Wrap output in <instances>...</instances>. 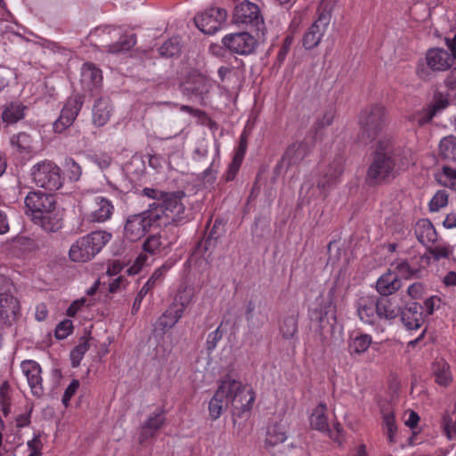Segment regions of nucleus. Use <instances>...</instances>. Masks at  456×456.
<instances>
[{
    "instance_id": "nucleus-59",
    "label": "nucleus",
    "mask_w": 456,
    "mask_h": 456,
    "mask_svg": "<svg viewBox=\"0 0 456 456\" xmlns=\"http://www.w3.org/2000/svg\"><path fill=\"white\" fill-rule=\"evenodd\" d=\"M91 159L102 170L109 167L111 163L110 156L106 153L94 154Z\"/></svg>"
},
{
    "instance_id": "nucleus-25",
    "label": "nucleus",
    "mask_w": 456,
    "mask_h": 456,
    "mask_svg": "<svg viewBox=\"0 0 456 456\" xmlns=\"http://www.w3.org/2000/svg\"><path fill=\"white\" fill-rule=\"evenodd\" d=\"M309 422L313 428L321 432L329 431V419L327 416V407L324 403L316 405L309 417Z\"/></svg>"
},
{
    "instance_id": "nucleus-22",
    "label": "nucleus",
    "mask_w": 456,
    "mask_h": 456,
    "mask_svg": "<svg viewBox=\"0 0 456 456\" xmlns=\"http://www.w3.org/2000/svg\"><path fill=\"white\" fill-rule=\"evenodd\" d=\"M81 84L88 90H93L100 86L102 80V72L94 64L86 63L81 68Z\"/></svg>"
},
{
    "instance_id": "nucleus-61",
    "label": "nucleus",
    "mask_w": 456,
    "mask_h": 456,
    "mask_svg": "<svg viewBox=\"0 0 456 456\" xmlns=\"http://www.w3.org/2000/svg\"><path fill=\"white\" fill-rule=\"evenodd\" d=\"M14 290L12 281L6 276L0 274V297H4Z\"/></svg>"
},
{
    "instance_id": "nucleus-44",
    "label": "nucleus",
    "mask_w": 456,
    "mask_h": 456,
    "mask_svg": "<svg viewBox=\"0 0 456 456\" xmlns=\"http://www.w3.org/2000/svg\"><path fill=\"white\" fill-rule=\"evenodd\" d=\"M181 50L180 40L177 37L170 38L159 47V53L165 57H172L179 53Z\"/></svg>"
},
{
    "instance_id": "nucleus-36",
    "label": "nucleus",
    "mask_w": 456,
    "mask_h": 456,
    "mask_svg": "<svg viewBox=\"0 0 456 456\" xmlns=\"http://www.w3.org/2000/svg\"><path fill=\"white\" fill-rule=\"evenodd\" d=\"M11 145L20 153H30L34 151L32 139L26 133H20L10 139Z\"/></svg>"
},
{
    "instance_id": "nucleus-52",
    "label": "nucleus",
    "mask_w": 456,
    "mask_h": 456,
    "mask_svg": "<svg viewBox=\"0 0 456 456\" xmlns=\"http://www.w3.org/2000/svg\"><path fill=\"white\" fill-rule=\"evenodd\" d=\"M89 346L86 342L77 346L70 353V361L73 367H77L87 352Z\"/></svg>"
},
{
    "instance_id": "nucleus-54",
    "label": "nucleus",
    "mask_w": 456,
    "mask_h": 456,
    "mask_svg": "<svg viewBox=\"0 0 456 456\" xmlns=\"http://www.w3.org/2000/svg\"><path fill=\"white\" fill-rule=\"evenodd\" d=\"M73 324L70 320L61 322L55 329V337L58 339L66 338L72 331Z\"/></svg>"
},
{
    "instance_id": "nucleus-24",
    "label": "nucleus",
    "mask_w": 456,
    "mask_h": 456,
    "mask_svg": "<svg viewBox=\"0 0 456 456\" xmlns=\"http://www.w3.org/2000/svg\"><path fill=\"white\" fill-rule=\"evenodd\" d=\"M288 438L287 427L284 423H274L268 427L265 436V446L274 447L284 443Z\"/></svg>"
},
{
    "instance_id": "nucleus-11",
    "label": "nucleus",
    "mask_w": 456,
    "mask_h": 456,
    "mask_svg": "<svg viewBox=\"0 0 456 456\" xmlns=\"http://www.w3.org/2000/svg\"><path fill=\"white\" fill-rule=\"evenodd\" d=\"M343 173V167L340 163H334L330 166L323 173V175L317 180V186L315 189H313V191L310 192L311 183L309 182H305L301 187V192H305L306 194H310L311 197H314L319 194H322L326 190L336 184Z\"/></svg>"
},
{
    "instance_id": "nucleus-56",
    "label": "nucleus",
    "mask_w": 456,
    "mask_h": 456,
    "mask_svg": "<svg viewBox=\"0 0 456 456\" xmlns=\"http://www.w3.org/2000/svg\"><path fill=\"white\" fill-rule=\"evenodd\" d=\"M147 260L148 256L145 254H140L126 270L127 273L129 275L137 274L142 270V268L146 265Z\"/></svg>"
},
{
    "instance_id": "nucleus-58",
    "label": "nucleus",
    "mask_w": 456,
    "mask_h": 456,
    "mask_svg": "<svg viewBox=\"0 0 456 456\" xmlns=\"http://www.w3.org/2000/svg\"><path fill=\"white\" fill-rule=\"evenodd\" d=\"M79 387V381L77 379H73L68 387L66 388L64 395L62 396V403L67 407L69 405V402L71 397L76 394Z\"/></svg>"
},
{
    "instance_id": "nucleus-2",
    "label": "nucleus",
    "mask_w": 456,
    "mask_h": 456,
    "mask_svg": "<svg viewBox=\"0 0 456 456\" xmlns=\"http://www.w3.org/2000/svg\"><path fill=\"white\" fill-rule=\"evenodd\" d=\"M407 165L397 166L390 155L389 142H379L371 165L367 172V180L371 183H381L394 179Z\"/></svg>"
},
{
    "instance_id": "nucleus-18",
    "label": "nucleus",
    "mask_w": 456,
    "mask_h": 456,
    "mask_svg": "<svg viewBox=\"0 0 456 456\" xmlns=\"http://www.w3.org/2000/svg\"><path fill=\"white\" fill-rule=\"evenodd\" d=\"M20 315V302L10 293L0 297V318L7 324L16 322Z\"/></svg>"
},
{
    "instance_id": "nucleus-14",
    "label": "nucleus",
    "mask_w": 456,
    "mask_h": 456,
    "mask_svg": "<svg viewBox=\"0 0 456 456\" xmlns=\"http://www.w3.org/2000/svg\"><path fill=\"white\" fill-rule=\"evenodd\" d=\"M233 20L235 23L256 27L263 23L258 6L248 1H243L235 6Z\"/></svg>"
},
{
    "instance_id": "nucleus-55",
    "label": "nucleus",
    "mask_w": 456,
    "mask_h": 456,
    "mask_svg": "<svg viewBox=\"0 0 456 456\" xmlns=\"http://www.w3.org/2000/svg\"><path fill=\"white\" fill-rule=\"evenodd\" d=\"M392 271H395V273L398 275L399 281L401 279H408L412 275L413 273L409 264L405 261H401L397 263L395 266L393 265Z\"/></svg>"
},
{
    "instance_id": "nucleus-10",
    "label": "nucleus",
    "mask_w": 456,
    "mask_h": 456,
    "mask_svg": "<svg viewBox=\"0 0 456 456\" xmlns=\"http://www.w3.org/2000/svg\"><path fill=\"white\" fill-rule=\"evenodd\" d=\"M227 18L223 8L213 7L195 17L196 26L205 34H214L219 30Z\"/></svg>"
},
{
    "instance_id": "nucleus-29",
    "label": "nucleus",
    "mask_w": 456,
    "mask_h": 456,
    "mask_svg": "<svg viewBox=\"0 0 456 456\" xmlns=\"http://www.w3.org/2000/svg\"><path fill=\"white\" fill-rule=\"evenodd\" d=\"M402 322L407 330H418L424 323L422 313L418 306L409 307L402 313Z\"/></svg>"
},
{
    "instance_id": "nucleus-63",
    "label": "nucleus",
    "mask_w": 456,
    "mask_h": 456,
    "mask_svg": "<svg viewBox=\"0 0 456 456\" xmlns=\"http://www.w3.org/2000/svg\"><path fill=\"white\" fill-rule=\"evenodd\" d=\"M10 403V387L4 382L0 387V404L3 407V410L5 411L9 406Z\"/></svg>"
},
{
    "instance_id": "nucleus-3",
    "label": "nucleus",
    "mask_w": 456,
    "mask_h": 456,
    "mask_svg": "<svg viewBox=\"0 0 456 456\" xmlns=\"http://www.w3.org/2000/svg\"><path fill=\"white\" fill-rule=\"evenodd\" d=\"M143 192L146 196L158 200L150 206L154 212L153 216L157 219L159 226H166L183 218L184 206L178 195L166 194L160 200L159 196L161 192L153 189L146 188Z\"/></svg>"
},
{
    "instance_id": "nucleus-42",
    "label": "nucleus",
    "mask_w": 456,
    "mask_h": 456,
    "mask_svg": "<svg viewBox=\"0 0 456 456\" xmlns=\"http://www.w3.org/2000/svg\"><path fill=\"white\" fill-rule=\"evenodd\" d=\"M452 252L453 247L446 242H439L429 248V253L436 260L449 259Z\"/></svg>"
},
{
    "instance_id": "nucleus-5",
    "label": "nucleus",
    "mask_w": 456,
    "mask_h": 456,
    "mask_svg": "<svg viewBox=\"0 0 456 456\" xmlns=\"http://www.w3.org/2000/svg\"><path fill=\"white\" fill-rule=\"evenodd\" d=\"M112 234L107 231L99 230L76 240L69 248V256L71 261L85 263L95 256L111 240Z\"/></svg>"
},
{
    "instance_id": "nucleus-28",
    "label": "nucleus",
    "mask_w": 456,
    "mask_h": 456,
    "mask_svg": "<svg viewBox=\"0 0 456 456\" xmlns=\"http://www.w3.org/2000/svg\"><path fill=\"white\" fill-rule=\"evenodd\" d=\"M183 313L181 308L176 307V305L171 304L159 318L158 324L163 330H169L175 327L183 317Z\"/></svg>"
},
{
    "instance_id": "nucleus-7",
    "label": "nucleus",
    "mask_w": 456,
    "mask_h": 456,
    "mask_svg": "<svg viewBox=\"0 0 456 456\" xmlns=\"http://www.w3.org/2000/svg\"><path fill=\"white\" fill-rule=\"evenodd\" d=\"M153 216L151 206L142 213L128 216L124 224V238L129 241H138L150 230L159 227Z\"/></svg>"
},
{
    "instance_id": "nucleus-12",
    "label": "nucleus",
    "mask_w": 456,
    "mask_h": 456,
    "mask_svg": "<svg viewBox=\"0 0 456 456\" xmlns=\"http://www.w3.org/2000/svg\"><path fill=\"white\" fill-rule=\"evenodd\" d=\"M114 212V205L104 197L96 196L88 204L85 217L90 222L104 223L110 220Z\"/></svg>"
},
{
    "instance_id": "nucleus-43",
    "label": "nucleus",
    "mask_w": 456,
    "mask_h": 456,
    "mask_svg": "<svg viewBox=\"0 0 456 456\" xmlns=\"http://www.w3.org/2000/svg\"><path fill=\"white\" fill-rule=\"evenodd\" d=\"M297 330V322L295 316L285 317L280 326V331L283 338H291Z\"/></svg>"
},
{
    "instance_id": "nucleus-53",
    "label": "nucleus",
    "mask_w": 456,
    "mask_h": 456,
    "mask_svg": "<svg viewBox=\"0 0 456 456\" xmlns=\"http://www.w3.org/2000/svg\"><path fill=\"white\" fill-rule=\"evenodd\" d=\"M43 444L38 436L27 442L28 456H41Z\"/></svg>"
},
{
    "instance_id": "nucleus-45",
    "label": "nucleus",
    "mask_w": 456,
    "mask_h": 456,
    "mask_svg": "<svg viewBox=\"0 0 456 456\" xmlns=\"http://www.w3.org/2000/svg\"><path fill=\"white\" fill-rule=\"evenodd\" d=\"M449 195L444 190L437 191L429 201V210L437 212L448 204Z\"/></svg>"
},
{
    "instance_id": "nucleus-33",
    "label": "nucleus",
    "mask_w": 456,
    "mask_h": 456,
    "mask_svg": "<svg viewBox=\"0 0 456 456\" xmlns=\"http://www.w3.org/2000/svg\"><path fill=\"white\" fill-rule=\"evenodd\" d=\"M372 343V338L368 334H357L351 337L348 344L350 354H362L365 353Z\"/></svg>"
},
{
    "instance_id": "nucleus-17",
    "label": "nucleus",
    "mask_w": 456,
    "mask_h": 456,
    "mask_svg": "<svg viewBox=\"0 0 456 456\" xmlns=\"http://www.w3.org/2000/svg\"><path fill=\"white\" fill-rule=\"evenodd\" d=\"M357 313L360 320L369 325H373L378 321L377 299L375 297H362L358 300Z\"/></svg>"
},
{
    "instance_id": "nucleus-21",
    "label": "nucleus",
    "mask_w": 456,
    "mask_h": 456,
    "mask_svg": "<svg viewBox=\"0 0 456 456\" xmlns=\"http://www.w3.org/2000/svg\"><path fill=\"white\" fill-rule=\"evenodd\" d=\"M449 106V98L447 94L438 93L435 94L433 102L423 111V117L418 119V123L422 125L430 121L437 113L443 111Z\"/></svg>"
},
{
    "instance_id": "nucleus-23",
    "label": "nucleus",
    "mask_w": 456,
    "mask_h": 456,
    "mask_svg": "<svg viewBox=\"0 0 456 456\" xmlns=\"http://www.w3.org/2000/svg\"><path fill=\"white\" fill-rule=\"evenodd\" d=\"M415 232L419 241L425 246L434 243L437 239L436 229L428 219H421L417 222Z\"/></svg>"
},
{
    "instance_id": "nucleus-51",
    "label": "nucleus",
    "mask_w": 456,
    "mask_h": 456,
    "mask_svg": "<svg viewBox=\"0 0 456 456\" xmlns=\"http://www.w3.org/2000/svg\"><path fill=\"white\" fill-rule=\"evenodd\" d=\"M222 325L220 324L215 330L210 332L207 338V350L208 352H212L216 349L217 344L222 339L224 336V330L222 329Z\"/></svg>"
},
{
    "instance_id": "nucleus-47",
    "label": "nucleus",
    "mask_w": 456,
    "mask_h": 456,
    "mask_svg": "<svg viewBox=\"0 0 456 456\" xmlns=\"http://www.w3.org/2000/svg\"><path fill=\"white\" fill-rule=\"evenodd\" d=\"M111 33H114L115 35L119 34L118 31H117L115 28H112L110 26H104L97 28L92 31L89 35V37L91 41H96L97 38H100L101 42L104 43L108 41V38H113V37L110 36Z\"/></svg>"
},
{
    "instance_id": "nucleus-13",
    "label": "nucleus",
    "mask_w": 456,
    "mask_h": 456,
    "mask_svg": "<svg viewBox=\"0 0 456 456\" xmlns=\"http://www.w3.org/2000/svg\"><path fill=\"white\" fill-rule=\"evenodd\" d=\"M331 15L330 12H322L319 13L317 20L309 28L303 37V45L306 49H313L320 44L327 31Z\"/></svg>"
},
{
    "instance_id": "nucleus-16",
    "label": "nucleus",
    "mask_w": 456,
    "mask_h": 456,
    "mask_svg": "<svg viewBox=\"0 0 456 456\" xmlns=\"http://www.w3.org/2000/svg\"><path fill=\"white\" fill-rule=\"evenodd\" d=\"M82 103L77 98H70L61 110L59 118L53 123V130L61 133L69 127L76 119Z\"/></svg>"
},
{
    "instance_id": "nucleus-39",
    "label": "nucleus",
    "mask_w": 456,
    "mask_h": 456,
    "mask_svg": "<svg viewBox=\"0 0 456 456\" xmlns=\"http://www.w3.org/2000/svg\"><path fill=\"white\" fill-rule=\"evenodd\" d=\"M193 298V289L190 287L181 288L175 297L173 305H176V307L181 308L184 312L186 307L191 303Z\"/></svg>"
},
{
    "instance_id": "nucleus-46",
    "label": "nucleus",
    "mask_w": 456,
    "mask_h": 456,
    "mask_svg": "<svg viewBox=\"0 0 456 456\" xmlns=\"http://www.w3.org/2000/svg\"><path fill=\"white\" fill-rule=\"evenodd\" d=\"M329 315L334 317V306L330 299L325 301L323 308H321L320 311L317 309L311 310V318L321 323H322Z\"/></svg>"
},
{
    "instance_id": "nucleus-34",
    "label": "nucleus",
    "mask_w": 456,
    "mask_h": 456,
    "mask_svg": "<svg viewBox=\"0 0 456 456\" xmlns=\"http://www.w3.org/2000/svg\"><path fill=\"white\" fill-rule=\"evenodd\" d=\"M436 181L442 186L456 191V170L444 166L435 175Z\"/></svg>"
},
{
    "instance_id": "nucleus-38",
    "label": "nucleus",
    "mask_w": 456,
    "mask_h": 456,
    "mask_svg": "<svg viewBox=\"0 0 456 456\" xmlns=\"http://www.w3.org/2000/svg\"><path fill=\"white\" fill-rule=\"evenodd\" d=\"M439 153L447 159L456 160V137H444L439 142Z\"/></svg>"
},
{
    "instance_id": "nucleus-37",
    "label": "nucleus",
    "mask_w": 456,
    "mask_h": 456,
    "mask_svg": "<svg viewBox=\"0 0 456 456\" xmlns=\"http://www.w3.org/2000/svg\"><path fill=\"white\" fill-rule=\"evenodd\" d=\"M229 405L219 396V394H214L208 402V416L212 420H216L221 417L224 410Z\"/></svg>"
},
{
    "instance_id": "nucleus-35",
    "label": "nucleus",
    "mask_w": 456,
    "mask_h": 456,
    "mask_svg": "<svg viewBox=\"0 0 456 456\" xmlns=\"http://www.w3.org/2000/svg\"><path fill=\"white\" fill-rule=\"evenodd\" d=\"M169 245L170 242L163 240L161 236L154 234L145 240L142 248L147 253L157 255L161 254Z\"/></svg>"
},
{
    "instance_id": "nucleus-31",
    "label": "nucleus",
    "mask_w": 456,
    "mask_h": 456,
    "mask_svg": "<svg viewBox=\"0 0 456 456\" xmlns=\"http://www.w3.org/2000/svg\"><path fill=\"white\" fill-rule=\"evenodd\" d=\"M171 268L170 264H164L162 266L159 267L154 271L146 283L142 287L140 291L137 294V299L139 303H142L143 297L148 294V292L155 286L156 282L162 279L164 274Z\"/></svg>"
},
{
    "instance_id": "nucleus-6",
    "label": "nucleus",
    "mask_w": 456,
    "mask_h": 456,
    "mask_svg": "<svg viewBox=\"0 0 456 456\" xmlns=\"http://www.w3.org/2000/svg\"><path fill=\"white\" fill-rule=\"evenodd\" d=\"M30 176L38 187L55 191L61 187L63 177L61 168L52 160L37 162L30 169Z\"/></svg>"
},
{
    "instance_id": "nucleus-32",
    "label": "nucleus",
    "mask_w": 456,
    "mask_h": 456,
    "mask_svg": "<svg viewBox=\"0 0 456 456\" xmlns=\"http://www.w3.org/2000/svg\"><path fill=\"white\" fill-rule=\"evenodd\" d=\"M400 309L387 298L377 300V314L379 319L393 320L399 315Z\"/></svg>"
},
{
    "instance_id": "nucleus-8",
    "label": "nucleus",
    "mask_w": 456,
    "mask_h": 456,
    "mask_svg": "<svg viewBox=\"0 0 456 456\" xmlns=\"http://www.w3.org/2000/svg\"><path fill=\"white\" fill-rule=\"evenodd\" d=\"M447 49L434 47L427 51L425 61L432 71L442 72L449 69L456 61V35L446 39Z\"/></svg>"
},
{
    "instance_id": "nucleus-4",
    "label": "nucleus",
    "mask_w": 456,
    "mask_h": 456,
    "mask_svg": "<svg viewBox=\"0 0 456 456\" xmlns=\"http://www.w3.org/2000/svg\"><path fill=\"white\" fill-rule=\"evenodd\" d=\"M216 394L228 404L243 411L250 410L255 401L253 390L240 380L226 375L219 381Z\"/></svg>"
},
{
    "instance_id": "nucleus-50",
    "label": "nucleus",
    "mask_w": 456,
    "mask_h": 456,
    "mask_svg": "<svg viewBox=\"0 0 456 456\" xmlns=\"http://www.w3.org/2000/svg\"><path fill=\"white\" fill-rule=\"evenodd\" d=\"M16 80V73L13 69L0 66V90L8 86Z\"/></svg>"
},
{
    "instance_id": "nucleus-48",
    "label": "nucleus",
    "mask_w": 456,
    "mask_h": 456,
    "mask_svg": "<svg viewBox=\"0 0 456 456\" xmlns=\"http://www.w3.org/2000/svg\"><path fill=\"white\" fill-rule=\"evenodd\" d=\"M63 167L70 180H79L82 175V168L73 159L66 158Z\"/></svg>"
},
{
    "instance_id": "nucleus-19",
    "label": "nucleus",
    "mask_w": 456,
    "mask_h": 456,
    "mask_svg": "<svg viewBox=\"0 0 456 456\" xmlns=\"http://www.w3.org/2000/svg\"><path fill=\"white\" fill-rule=\"evenodd\" d=\"M380 411L382 415V426L386 431L387 440L389 443L395 444L396 442L397 425L394 408L391 404L387 403L386 405H381Z\"/></svg>"
},
{
    "instance_id": "nucleus-49",
    "label": "nucleus",
    "mask_w": 456,
    "mask_h": 456,
    "mask_svg": "<svg viewBox=\"0 0 456 456\" xmlns=\"http://www.w3.org/2000/svg\"><path fill=\"white\" fill-rule=\"evenodd\" d=\"M136 43L135 37L134 35L126 36L120 42L110 45L109 52L110 53H119L124 51H128L132 48Z\"/></svg>"
},
{
    "instance_id": "nucleus-41",
    "label": "nucleus",
    "mask_w": 456,
    "mask_h": 456,
    "mask_svg": "<svg viewBox=\"0 0 456 456\" xmlns=\"http://www.w3.org/2000/svg\"><path fill=\"white\" fill-rule=\"evenodd\" d=\"M164 422V411L158 410L147 419L142 429L148 435H151L154 431L159 429Z\"/></svg>"
},
{
    "instance_id": "nucleus-27",
    "label": "nucleus",
    "mask_w": 456,
    "mask_h": 456,
    "mask_svg": "<svg viewBox=\"0 0 456 456\" xmlns=\"http://www.w3.org/2000/svg\"><path fill=\"white\" fill-rule=\"evenodd\" d=\"M112 108L108 100L99 99L93 108V122L97 126H102L108 123Z\"/></svg>"
},
{
    "instance_id": "nucleus-57",
    "label": "nucleus",
    "mask_w": 456,
    "mask_h": 456,
    "mask_svg": "<svg viewBox=\"0 0 456 456\" xmlns=\"http://www.w3.org/2000/svg\"><path fill=\"white\" fill-rule=\"evenodd\" d=\"M248 326L250 329H259L264 326L267 321L266 315L260 310L252 315V319H247Z\"/></svg>"
},
{
    "instance_id": "nucleus-20",
    "label": "nucleus",
    "mask_w": 456,
    "mask_h": 456,
    "mask_svg": "<svg viewBox=\"0 0 456 456\" xmlns=\"http://www.w3.org/2000/svg\"><path fill=\"white\" fill-rule=\"evenodd\" d=\"M400 287L401 281L398 280V275L395 273V271H392V269H389L381 275L376 282L378 292L384 296L393 294Z\"/></svg>"
},
{
    "instance_id": "nucleus-15",
    "label": "nucleus",
    "mask_w": 456,
    "mask_h": 456,
    "mask_svg": "<svg viewBox=\"0 0 456 456\" xmlns=\"http://www.w3.org/2000/svg\"><path fill=\"white\" fill-rule=\"evenodd\" d=\"M20 369L27 379L31 393L40 397L44 394L40 365L33 360H25L21 362Z\"/></svg>"
},
{
    "instance_id": "nucleus-60",
    "label": "nucleus",
    "mask_w": 456,
    "mask_h": 456,
    "mask_svg": "<svg viewBox=\"0 0 456 456\" xmlns=\"http://www.w3.org/2000/svg\"><path fill=\"white\" fill-rule=\"evenodd\" d=\"M403 421L405 426L409 427L411 429H414L418 426L419 417L414 411L407 410L403 415Z\"/></svg>"
},
{
    "instance_id": "nucleus-26",
    "label": "nucleus",
    "mask_w": 456,
    "mask_h": 456,
    "mask_svg": "<svg viewBox=\"0 0 456 456\" xmlns=\"http://www.w3.org/2000/svg\"><path fill=\"white\" fill-rule=\"evenodd\" d=\"M433 375L436 384L447 387L452 382L450 365L444 360H436L432 367Z\"/></svg>"
},
{
    "instance_id": "nucleus-30",
    "label": "nucleus",
    "mask_w": 456,
    "mask_h": 456,
    "mask_svg": "<svg viewBox=\"0 0 456 456\" xmlns=\"http://www.w3.org/2000/svg\"><path fill=\"white\" fill-rule=\"evenodd\" d=\"M386 109L380 104H376L365 110L361 116V123L366 126H379L383 120Z\"/></svg>"
},
{
    "instance_id": "nucleus-64",
    "label": "nucleus",
    "mask_w": 456,
    "mask_h": 456,
    "mask_svg": "<svg viewBox=\"0 0 456 456\" xmlns=\"http://www.w3.org/2000/svg\"><path fill=\"white\" fill-rule=\"evenodd\" d=\"M190 382L195 389L202 387L205 382L204 372L199 370H194L190 375Z\"/></svg>"
},
{
    "instance_id": "nucleus-1",
    "label": "nucleus",
    "mask_w": 456,
    "mask_h": 456,
    "mask_svg": "<svg viewBox=\"0 0 456 456\" xmlns=\"http://www.w3.org/2000/svg\"><path fill=\"white\" fill-rule=\"evenodd\" d=\"M25 205L32 221L45 232H55L62 227V216L53 195L30 191L25 198Z\"/></svg>"
},
{
    "instance_id": "nucleus-40",
    "label": "nucleus",
    "mask_w": 456,
    "mask_h": 456,
    "mask_svg": "<svg viewBox=\"0 0 456 456\" xmlns=\"http://www.w3.org/2000/svg\"><path fill=\"white\" fill-rule=\"evenodd\" d=\"M24 116V108L20 103H11L3 112V119L7 123H15Z\"/></svg>"
},
{
    "instance_id": "nucleus-62",
    "label": "nucleus",
    "mask_w": 456,
    "mask_h": 456,
    "mask_svg": "<svg viewBox=\"0 0 456 456\" xmlns=\"http://www.w3.org/2000/svg\"><path fill=\"white\" fill-rule=\"evenodd\" d=\"M86 298L81 297L72 302V304L67 309V315L69 317H74L86 305Z\"/></svg>"
},
{
    "instance_id": "nucleus-9",
    "label": "nucleus",
    "mask_w": 456,
    "mask_h": 456,
    "mask_svg": "<svg viewBox=\"0 0 456 456\" xmlns=\"http://www.w3.org/2000/svg\"><path fill=\"white\" fill-rule=\"evenodd\" d=\"M223 45L230 52L248 55L256 48V39L248 32L232 33L224 36L222 39Z\"/></svg>"
}]
</instances>
